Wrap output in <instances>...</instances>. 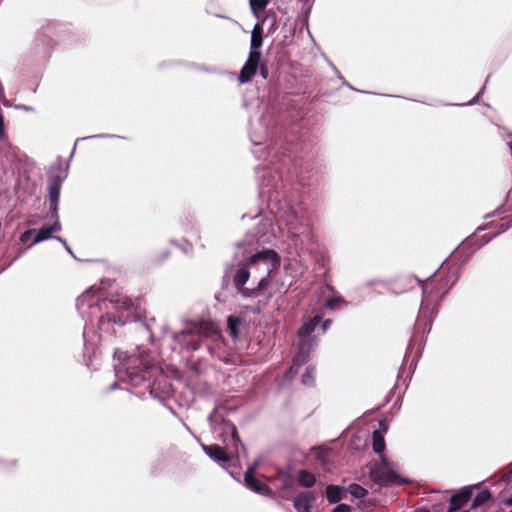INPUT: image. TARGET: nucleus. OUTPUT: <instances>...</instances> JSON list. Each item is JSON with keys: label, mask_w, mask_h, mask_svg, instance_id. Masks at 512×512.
I'll return each mask as SVG.
<instances>
[{"label": "nucleus", "mask_w": 512, "mask_h": 512, "mask_svg": "<svg viewBox=\"0 0 512 512\" xmlns=\"http://www.w3.org/2000/svg\"><path fill=\"white\" fill-rule=\"evenodd\" d=\"M458 280V269L448 264L442 265L440 269L426 280L418 279L422 290L423 310H430L432 313L437 310L443 297L449 292Z\"/></svg>", "instance_id": "f257e3e1"}, {"label": "nucleus", "mask_w": 512, "mask_h": 512, "mask_svg": "<svg viewBox=\"0 0 512 512\" xmlns=\"http://www.w3.org/2000/svg\"><path fill=\"white\" fill-rule=\"evenodd\" d=\"M281 258L279 254L272 249H265L255 253L247 259L245 263L239 264L233 276V283L235 287L246 296L248 290H243L242 287L247 283L250 277L249 268H257L260 264L265 266V271L268 276L271 275L273 270L278 269L280 266Z\"/></svg>", "instance_id": "f03ea898"}, {"label": "nucleus", "mask_w": 512, "mask_h": 512, "mask_svg": "<svg viewBox=\"0 0 512 512\" xmlns=\"http://www.w3.org/2000/svg\"><path fill=\"white\" fill-rule=\"evenodd\" d=\"M370 479L379 485L402 484L401 477L388 467V460L385 455L381 456V464L374 463L369 471Z\"/></svg>", "instance_id": "7ed1b4c3"}, {"label": "nucleus", "mask_w": 512, "mask_h": 512, "mask_svg": "<svg viewBox=\"0 0 512 512\" xmlns=\"http://www.w3.org/2000/svg\"><path fill=\"white\" fill-rule=\"evenodd\" d=\"M260 61L261 53H255L254 51L249 52L248 59L242 67L238 77L240 83L244 84L252 80L257 73Z\"/></svg>", "instance_id": "20e7f679"}, {"label": "nucleus", "mask_w": 512, "mask_h": 512, "mask_svg": "<svg viewBox=\"0 0 512 512\" xmlns=\"http://www.w3.org/2000/svg\"><path fill=\"white\" fill-rule=\"evenodd\" d=\"M62 179L60 175L52 177L48 184V198L50 204V215L52 219L58 218V202L60 197Z\"/></svg>", "instance_id": "39448f33"}, {"label": "nucleus", "mask_w": 512, "mask_h": 512, "mask_svg": "<svg viewBox=\"0 0 512 512\" xmlns=\"http://www.w3.org/2000/svg\"><path fill=\"white\" fill-rule=\"evenodd\" d=\"M256 466H250L244 474V481L246 486L261 495H271V488L264 482L255 478Z\"/></svg>", "instance_id": "423d86ee"}, {"label": "nucleus", "mask_w": 512, "mask_h": 512, "mask_svg": "<svg viewBox=\"0 0 512 512\" xmlns=\"http://www.w3.org/2000/svg\"><path fill=\"white\" fill-rule=\"evenodd\" d=\"M199 337L211 338L217 341L221 338L219 326L212 321H201L196 328Z\"/></svg>", "instance_id": "0eeeda50"}, {"label": "nucleus", "mask_w": 512, "mask_h": 512, "mask_svg": "<svg viewBox=\"0 0 512 512\" xmlns=\"http://www.w3.org/2000/svg\"><path fill=\"white\" fill-rule=\"evenodd\" d=\"M472 495L470 488L465 487L458 493L454 494L450 498V505L447 512H455L462 508L469 500Z\"/></svg>", "instance_id": "6e6552de"}, {"label": "nucleus", "mask_w": 512, "mask_h": 512, "mask_svg": "<svg viewBox=\"0 0 512 512\" xmlns=\"http://www.w3.org/2000/svg\"><path fill=\"white\" fill-rule=\"evenodd\" d=\"M315 501L313 492H302L293 500V506L298 512H311L312 503Z\"/></svg>", "instance_id": "1a4fd4ad"}, {"label": "nucleus", "mask_w": 512, "mask_h": 512, "mask_svg": "<svg viewBox=\"0 0 512 512\" xmlns=\"http://www.w3.org/2000/svg\"><path fill=\"white\" fill-rule=\"evenodd\" d=\"M204 452L218 463H227L231 460L230 455L219 445H202Z\"/></svg>", "instance_id": "9d476101"}, {"label": "nucleus", "mask_w": 512, "mask_h": 512, "mask_svg": "<svg viewBox=\"0 0 512 512\" xmlns=\"http://www.w3.org/2000/svg\"><path fill=\"white\" fill-rule=\"evenodd\" d=\"M175 339L187 346L188 349L196 351L200 349L202 345L201 337L196 338L192 335L191 331H181L175 335Z\"/></svg>", "instance_id": "9b49d317"}, {"label": "nucleus", "mask_w": 512, "mask_h": 512, "mask_svg": "<svg viewBox=\"0 0 512 512\" xmlns=\"http://www.w3.org/2000/svg\"><path fill=\"white\" fill-rule=\"evenodd\" d=\"M314 340L312 338H300L299 352L295 358V363L298 365L304 364L309 357V353L313 348Z\"/></svg>", "instance_id": "f8f14e48"}, {"label": "nucleus", "mask_w": 512, "mask_h": 512, "mask_svg": "<svg viewBox=\"0 0 512 512\" xmlns=\"http://www.w3.org/2000/svg\"><path fill=\"white\" fill-rule=\"evenodd\" d=\"M61 229V225L58 221V218L55 219V222L50 226H44L36 232V236L32 242V244L39 243L46 239H49L54 232H57Z\"/></svg>", "instance_id": "ddd939ff"}, {"label": "nucleus", "mask_w": 512, "mask_h": 512, "mask_svg": "<svg viewBox=\"0 0 512 512\" xmlns=\"http://www.w3.org/2000/svg\"><path fill=\"white\" fill-rule=\"evenodd\" d=\"M322 316L315 315L309 321L304 322L298 330L299 338H311V333L316 329V327L321 323Z\"/></svg>", "instance_id": "4468645a"}, {"label": "nucleus", "mask_w": 512, "mask_h": 512, "mask_svg": "<svg viewBox=\"0 0 512 512\" xmlns=\"http://www.w3.org/2000/svg\"><path fill=\"white\" fill-rule=\"evenodd\" d=\"M263 43V27L261 24L257 23L251 34V44L250 51H254L255 53H261L260 48Z\"/></svg>", "instance_id": "2eb2a0df"}, {"label": "nucleus", "mask_w": 512, "mask_h": 512, "mask_svg": "<svg viewBox=\"0 0 512 512\" xmlns=\"http://www.w3.org/2000/svg\"><path fill=\"white\" fill-rule=\"evenodd\" d=\"M298 483L305 488H311L316 483V478L311 472L302 469L298 472Z\"/></svg>", "instance_id": "dca6fc26"}, {"label": "nucleus", "mask_w": 512, "mask_h": 512, "mask_svg": "<svg viewBox=\"0 0 512 512\" xmlns=\"http://www.w3.org/2000/svg\"><path fill=\"white\" fill-rule=\"evenodd\" d=\"M372 446L375 453L384 455L385 450V439L381 431L375 430L372 434Z\"/></svg>", "instance_id": "f3484780"}, {"label": "nucleus", "mask_w": 512, "mask_h": 512, "mask_svg": "<svg viewBox=\"0 0 512 512\" xmlns=\"http://www.w3.org/2000/svg\"><path fill=\"white\" fill-rule=\"evenodd\" d=\"M344 490L336 485H328L326 488V497L329 503H337L343 497Z\"/></svg>", "instance_id": "a211bd4d"}, {"label": "nucleus", "mask_w": 512, "mask_h": 512, "mask_svg": "<svg viewBox=\"0 0 512 512\" xmlns=\"http://www.w3.org/2000/svg\"><path fill=\"white\" fill-rule=\"evenodd\" d=\"M241 323V320L234 316H229L227 320V329L230 336L234 339L238 337V328Z\"/></svg>", "instance_id": "6ab92c4d"}, {"label": "nucleus", "mask_w": 512, "mask_h": 512, "mask_svg": "<svg viewBox=\"0 0 512 512\" xmlns=\"http://www.w3.org/2000/svg\"><path fill=\"white\" fill-rule=\"evenodd\" d=\"M491 493L489 490L480 491L473 499L472 507L477 508L484 505L491 499Z\"/></svg>", "instance_id": "aec40b11"}, {"label": "nucleus", "mask_w": 512, "mask_h": 512, "mask_svg": "<svg viewBox=\"0 0 512 512\" xmlns=\"http://www.w3.org/2000/svg\"><path fill=\"white\" fill-rule=\"evenodd\" d=\"M266 272V276L263 277L259 282H258V285L256 288L248 291L246 293V296H250V297H256L258 296L259 292H261L262 290L266 289L269 285V277L270 275L268 276V272Z\"/></svg>", "instance_id": "412c9836"}, {"label": "nucleus", "mask_w": 512, "mask_h": 512, "mask_svg": "<svg viewBox=\"0 0 512 512\" xmlns=\"http://www.w3.org/2000/svg\"><path fill=\"white\" fill-rule=\"evenodd\" d=\"M347 491L355 498H364L368 491L359 484L353 483L349 485Z\"/></svg>", "instance_id": "4be33fe9"}, {"label": "nucleus", "mask_w": 512, "mask_h": 512, "mask_svg": "<svg viewBox=\"0 0 512 512\" xmlns=\"http://www.w3.org/2000/svg\"><path fill=\"white\" fill-rule=\"evenodd\" d=\"M268 2L269 0H250L251 10L257 14L266 8Z\"/></svg>", "instance_id": "5701e85b"}, {"label": "nucleus", "mask_w": 512, "mask_h": 512, "mask_svg": "<svg viewBox=\"0 0 512 512\" xmlns=\"http://www.w3.org/2000/svg\"><path fill=\"white\" fill-rule=\"evenodd\" d=\"M342 304H344V300L341 297H333L326 301L325 307L329 309L339 308Z\"/></svg>", "instance_id": "b1692460"}, {"label": "nucleus", "mask_w": 512, "mask_h": 512, "mask_svg": "<svg viewBox=\"0 0 512 512\" xmlns=\"http://www.w3.org/2000/svg\"><path fill=\"white\" fill-rule=\"evenodd\" d=\"M302 382L305 385H311L314 382V370L312 368H308L306 372L302 376Z\"/></svg>", "instance_id": "393cba45"}, {"label": "nucleus", "mask_w": 512, "mask_h": 512, "mask_svg": "<svg viewBox=\"0 0 512 512\" xmlns=\"http://www.w3.org/2000/svg\"><path fill=\"white\" fill-rule=\"evenodd\" d=\"M7 139H8V136L5 131L4 116H3L2 111L0 110V141H6Z\"/></svg>", "instance_id": "a878e982"}, {"label": "nucleus", "mask_w": 512, "mask_h": 512, "mask_svg": "<svg viewBox=\"0 0 512 512\" xmlns=\"http://www.w3.org/2000/svg\"><path fill=\"white\" fill-rule=\"evenodd\" d=\"M170 253L168 251H162L160 253H158L157 255H155L154 257V262L156 264H160L162 263L165 259H167L169 257Z\"/></svg>", "instance_id": "bb28decb"}, {"label": "nucleus", "mask_w": 512, "mask_h": 512, "mask_svg": "<svg viewBox=\"0 0 512 512\" xmlns=\"http://www.w3.org/2000/svg\"><path fill=\"white\" fill-rule=\"evenodd\" d=\"M34 233H36L34 229L27 230L21 235L20 240L26 243Z\"/></svg>", "instance_id": "cd10ccee"}, {"label": "nucleus", "mask_w": 512, "mask_h": 512, "mask_svg": "<svg viewBox=\"0 0 512 512\" xmlns=\"http://www.w3.org/2000/svg\"><path fill=\"white\" fill-rule=\"evenodd\" d=\"M332 512H352L351 507L347 504L337 505Z\"/></svg>", "instance_id": "c85d7f7f"}, {"label": "nucleus", "mask_w": 512, "mask_h": 512, "mask_svg": "<svg viewBox=\"0 0 512 512\" xmlns=\"http://www.w3.org/2000/svg\"><path fill=\"white\" fill-rule=\"evenodd\" d=\"M261 76L266 79L268 77V67L266 64L262 63L259 65Z\"/></svg>", "instance_id": "c756f323"}, {"label": "nucleus", "mask_w": 512, "mask_h": 512, "mask_svg": "<svg viewBox=\"0 0 512 512\" xmlns=\"http://www.w3.org/2000/svg\"><path fill=\"white\" fill-rule=\"evenodd\" d=\"M121 304L125 310H130V308L132 307V301L128 298H124L123 300H121Z\"/></svg>", "instance_id": "7c9ffc66"}, {"label": "nucleus", "mask_w": 512, "mask_h": 512, "mask_svg": "<svg viewBox=\"0 0 512 512\" xmlns=\"http://www.w3.org/2000/svg\"><path fill=\"white\" fill-rule=\"evenodd\" d=\"M331 324V320L327 319L323 322L322 324V330L323 332H326V330L328 329V327L330 326Z\"/></svg>", "instance_id": "2f4dec72"}, {"label": "nucleus", "mask_w": 512, "mask_h": 512, "mask_svg": "<svg viewBox=\"0 0 512 512\" xmlns=\"http://www.w3.org/2000/svg\"><path fill=\"white\" fill-rule=\"evenodd\" d=\"M504 503L507 505V506H512V495L507 498Z\"/></svg>", "instance_id": "473e14b6"}, {"label": "nucleus", "mask_w": 512, "mask_h": 512, "mask_svg": "<svg viewBox=\"0 0 512 512\" xmlns=\"http://www.w3.org/2000/svg\"><path fill=\"white\" fill-rule=\"evenodd\" d=\"M416 512H430V511L426 508H419V509H417Z\"/></svg>", "instance_id": "72a5a7b5"}, {"label": "nucleus", "mask_w": 512, "mask_h": 512, "mask_svg": "<svg viewBox=\"0 0 512 512\" xmlns=\"http://www.w3.org/2000/svg\"><path fill=\"white\" fill-rule=\"evenodd\" d=\"M510 512H512V510Z\"/></svg>", "instance_id": "f704fd0d"}]
</instances>
